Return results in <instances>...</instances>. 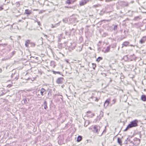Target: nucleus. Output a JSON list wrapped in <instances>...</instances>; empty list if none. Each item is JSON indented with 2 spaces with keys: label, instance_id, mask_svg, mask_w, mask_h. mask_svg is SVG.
<instances>
[{
  "label": "nucleus",
  "instance_id": "1",
  "mask_svg": "<svg viewBox=\"0 0 146 146\" xmlns=\"http://www.w3.org/2000/svg\"><path fill=\"white\" fill-rule=\"evenodd\" d=\"M138 121L137 120H135L131 121L128 125V128H131L137 126V123Z\"/></svg>",
  "mask_w": 146,
  "mask_h": 146
},
{
  "label": "nucleus",
  "instance_id": "32",
  "mask_svg": "<svg viewBox=\"0 0 146 146\" xmlns=\"http://www.w3.org/2000/svg\"><path fill=\"white\" fill-rule=\"evenodd\" d=\"M96 100L97 101H98V99L97 98H96Z\"/></svg>",
  "mask_w": 146,
  "mask_h": 146
},
{
  "label": "nucleus",
  "instance_id": "6",
  "mask_svg": "<svg viewBox=\"0 0 146 146\" xmlns=\"http://www.w3.org/2000/svg\"><path fill=\"white\" fill-rule=\"evenodd\" d=\"M110 46H108L106 48H104L102 50V51L104 53H107L110 50Z\"/></svg>",
  "mask_w": 146,
  "mask_h": 146
},
{
  "label": "nucleus",
  "instance_id": "10",
  "mask_svg": "<svg viewBox=\"0 0 146 146\" xmlns=\"http://www.w3.org/2000/svg\"><path fill=\"white\" fill-rule=\"evenodd\" d=\"M129 42L127 41H125L123 42L122 44V48H123L124 46H127L129 45Z\"/></svg>",
  "mask_w": 146,
  "mask_h": 146
},
{
  "label": "nucleus",
  "instance_id": "27",
  "mask_svg": "<svg viewBox=\"0 0 146 146\" xmlns=\"http://www.w3.org/2000/svg\"><path fill=\"white\" fill-rule=\"evenodd\" d=\"M3 9V8L1 7H0V11H1Z\"/></svg>",
  "mask_w": 146,
  "mask_h": 146
},
{
  "label": "nucleus",
  "instance_id": "31",
  "mask_svg": "<svg viewBox=\"0 0 146 146\" xmlns=\"http://www.w3.org/2000/svg\"><path fill=\"white\" fill-rule=\"evenodd\" d=\"M38 25H39L40 24V22H38Z\"/></svg>",
  "mask_w": 146,
  "mask_h": 146
},
{
  "label": "nucleus",
  "instance_id": "2",
  "mask_svg": "<svg viewBox=\"0 0 146 146\" xmlns=\"http://www.w3.org/2000/svg\"><path fill=\"white\" fill-rule=\"evenodd\" d=\"M100 126L97 125H94L93 127V131L95 133H98L100 131Z\"/></svg>",
  "mask_w": 146,
  "mask_h": 146
},
{
  "label": "nucleus",
  "instance_id": "18",
  "mask_svg": "<svg viewBox=\"0 0 146 146\" xmlns=\"http://www.w3.org/2000/svg\"><path fill=\"white\" fill-rule=\"evenodd\" d=\"M82 137L80 136H78L77 138V141L78 142H80L82 140Z\"/></svg>",
  "mask_w": 146,
  "mask_h": 146
},
{
  "label": "nucleus",
  "instance_id": "15",
  "mask_svg": "<svg viewBox=\"0 0 146 146\" xmlns=\"http://www.w3.org/2000/svg\"><path fill=\"white\" fill-rule=\"evenodd\" d=\"M117 142L120 145H121L122 144L120 138H118L117 139Z\"/></svg>",
  "mask_w": 146,
  "mask_h": 146
},
{
  "label": "nucleus",
  "instance_id": "35",
  "mask_svg": "<svg viewBox=\"0 0 146 146\" xmlns=\"http://www.w3.org/2000/svg\"><path fill=\"white\" fill-rule=\"evenodd\" d=\"M89 48L90 49H91V48L90 47H89Z\"/></svg>",
  "mask_w": 146,
  "mask_h": 146
},
{
  "label": "nucleus",
  "instance_id": "16",
  "mask_svg": "<svg viewBox=\"0 0 146 146\" xmlns=\"http://www.w3.org/2000/svg\"><path fill=\"white\" fill-rule=\"evenodd\" d=\"M44 109L45 110H46L47 108V103L46 101H45L44 103Z\"/></svg>",
  "mask_w": 146,
  "mask_h": 146
},
{
  "label": "nucleus",
  "instance_id": "9",
  "mask_svg": "<svg viewBox=\"0 0 146 146\" xmlns=\"http://www.w3.org/2000/svg\"><path fill=\"white\" fill-rule=\"evenodd\" d=\"M146 40V36L143 37L140 40V42L141 44H143L145 42Z\"/></svg>",
  "mask_w": 146,
  "mask_h": 146
},
{
  "label": "nucleus",
  "instance_id": "38",
  "mask_svg": "<svg viewBox=\"0 0 146 146\" xmlns=\"http://www.w3.org/2000/svg\"><path fill=\"white\" fill-rule=\"evenodd\" d=\"M89 129H91V128H90H90H89Z\"/></svg>",
  "mask_w": 146,
  "mask_h": 146
},
{
  "label": "nucleus",
  "instance_id": "12",
  "mask_svg": "<svg viewBox=\"0 0 146 146\" xmlns=\"http://www.w3.org/2000/svg\"><path fill=\"white\" fill-rule=\"evenodd\" d=\"M31 13V10H29L28 9H26L25 11V13L27 15H30Z\"/></svg>",
  "mask_w": 146,
  "mask_h": 146
},
{
  "label": "nucleus",
  "instance_id": "22",
  "mask_svg": "<svg viewBox=\"0 0 146 146\" xmlns=\"http://www.w3.org/2000/svg\"><path fill=\"white\" fill-rule=\"evenodd\" d=\"M52 72H53V74H60V72H56V71H52Z\"/></svg>",
  "mask_w": 146,
  "mask_h": 146
},
{
  "label": "nucleus",
  "instance_id": "37",
  "mask_svg": "<svg viewBox=\"0 0 146 146\" xmlns=\"http://www.w3.org/2000/svg\"><path fill=\"white\" fill-rule=\"evenodd\" d=\"M9 86H11V85L10 84V85H9Z\"/></svg>",
  "mask_w": 146,
  "mask_h": 146
},
{
  "label": "nucleus",
  "instance_id": "26",
  "mask_svg": "<svg viewBox=\"0 0 146 146\" xmlns=\"http://www.w3.org/2000/svg\"><path fill=\"white\" fill-rule=\"evenodd\" d=\"M117 28V25H116L115 26H114V30H115V29Z\"/></svg>",
  "mask_w": 146,
  "mask_h": 146
},
{
  "label": "nucleus",
  "instance_id": "41",
  "mask_svg": "<svg viewBox=\"0 0 146 146\" xmlns=\"http://www.w3.org/2000/svg\"><path fill=\"white\" fill-rule=\"evenodd\" d=\"M130 46H133L132 45H130Z\"/></svg>",
  "mask_w": 146,
  "mask_h": 146
},
{
  "label": "nucleus",
  "instance_id": "20",
  "mask_svg": "<svg viewBox=\"0 0 146 146\" xmlns=\"http://www.w3.org/2000/svg\"><path fill=\"white\" fill-rule=\"evenodd\" d=\"M15 4L17 7H19L20 6V3L19 2H16L15 3Z\"/></svg>",
  "mask_w": 146,
  "mask_h": 146
},
{
  "label": "nucleus",
  "instance_id": "3",
  "mask_svg": "<svg viewBox=\"0 0 146 146\" xmlns=\"http://www.w3.org/2000/svg\"><path fill=\"white\" fill-rule=\"evenodd\" d=\"M86 115L87 117H92L94 115V114L91 111H89L87 112Z\"/></svg>",
  "mask_w": 146,
  "mask_h": 146
},
{
  "label": "nucleus",
  "instance_id": "5",
  "mask_svg": "<svg viewBox=\"0 0 146 146\" xmlns=\"http://www.w3.org/2000/svg\"><path fill=\"white\" fill-rule=\"evenodd\" d=\"M89 0H82L80 2V6H82L87 3Z\"/></svg>",
  "mask_w": 146,
  "mask_h": 146
},
{
  "label": "nucleus",
  "instance_id": "14",
  "mask_svg": "<svg viewBox=\"0 0 146 146\" xmlns=\"http://www.w3.org/2000/svg\"><path fill=\"white\" fill-rule=\"evenodd\" d=\"M141 100L144 101H146V97L144 95H142L141 97Z\"/></svg>",
  "mask_w": 146,
  "mask_h": 146
},
{
  "label": "nucleus",
  "instance_id": "39",
  "mask_svg": "<svg viewBox=\"0 0 146 146\" xmlns=\"http://www.w3.org/2000/svg\"><path fill=\"white\" fill-rule=\"evenodd\" d=\"M53 27V26H52V28H53V27Z\"/></svg>",
  "mask_w": 146,
  "mask_h": 146
},
{
  "label": "nucleus",
  "instance_id": "42",
  "mask_svg": "<svg viewBox=\"0 0 146 146\" xmlns=\"http://www.w3.org/2000/svg\"><path fill=\"white\" fill-rule=\"evenodd\" d=\"M0 45H2V44H0Z\"/></svg>",
  "mask_w": 146,
  "mask_h": 146
},
{
  "label": "nucleus",
  "instance_id": "30",
  "mask_svg": "<svg viewBox=\"0 0 146 146\" xmlns=\"http://www.w3.org/2000/svg\"><path fill=\"white\" fill-rule=\"evenodd\" d=\"M14 74H12L11 75V77H12L13 76Z\"/></svg>",
  "mask_w": 146,
  "mask_h": 146
},
{
  "label": "nucleus",
  "instance_id": "33",
  "mask_svg": "<svg viewBox=\"0 0 146 146\" xmlns=\"http://www.w3.org/2000/svg\"><path fill=\"white\" fill-rule=\"evenodd\" d=\"M2 71V70L1 69H0V72H1Z\"/></svg>",
  "mask_w": 146,
  "mask_h": 146
},
{
  "label": "nucleus",
  "instance_id": "25",
  "mask_svg": "<svg viewBox=\"0 0 146 146\" xmlns=\"http://www.w3.org/2000/svg\"><path fill=\"white\" fill-rule=\"evenodd\" d=\"M135 140H138V141L139 140L138 142V144L140 143L139 140L137 138H135Z\"/></svg>",
  "mask_w": 146,
  "mask_h": 146
},
{
  "label": "nucleus",
  "instance_id": "8",
  "mask_svg": "<svg viewBox=\"0 0 146 146\" xmlns=\"http://www.w3.org/2000/svg\"><path fill=\"white\" fill-rule=\"evenodd\" d=\"M63 80V78H58L57 81L56 82L58 84H61L62 83Z\"/></svg>",
  "mask_w": 146,
  "mask_h": 146
},
{
  "label": "nucleus",
  "instance_id": "29",
  "mask_svg": "<svg viewBox=\"0 0 146 146\" xmlns=\"http://www.w3.org/2000/svg\"><path fill=\"white\" fill-rule=\"evenodd\" d=\"M94 7H97V5H94L93 6Z\"/></svg>",
  "mask_w": 146,
  "mask_h": 146
},
{
  "label": "nucleus",
  "instance_id": "7",
  "mask_svg": "<svg viewBox=\"0 0 146 146\" xmlns=\"http://www.w3.org/2000/svg\"><path fill=\"white\" fill-rule=\"evenodd\" d=\"M40 92L42 96H43L46 94V90L43 88H42L40 90Z\"/></svg>",
  "mask_w": 146,
  "mask_h": 146
},
{
  "label": "nucleus",
  "instance_id": "11",
  "mask_svg": "<svg viewBox=\"0 0 146 146\" xmlns=\"http://www.w3.org/2000/svg\"><path fill=\"white\" fill-rule=\"evenodd\" d=\"M76 0H74L73 1H72V0H67L66 1V3L69 4H70L72 3H73L74 1Z\"/></svg>",
  "mask_w": 146,
  "mask_h": 146
},
{
  "label": "nucleus",
  "instance_id": "23",
  "mask_svg": "<svg viewBox=\"0 0 146 146\" xmlns=\"http://www.w3.org/2000/svg\"><path fill=\"white\" fill-rule=\"evenodd\" d=\"M92 67L93 68L94 70L95 69V68L96 67V64L94 63L92 64Z\"/></svg>",
  "mask_w": 146,
  "mask_h": 146
},
{
  "label": "nucleus",
  "instance_id": "36",
  "mask_svg": "<svg viewBox=\"0 0 146 146\" xmlns=\"http://www.w3.org/2000/svg\"><path fill=\"white\" fill-rule=\"evenodd\" d=\"M51 63H54V62H51Z\"/></svg>",
  "mask_w": 146,
  "mask_h": 146
},
{
  "label": "nucleus",
  "instance_id": "17",
  "mask_svg": "<svg viewBox=\"0 0 146 146\" xmlns=\"http://www.w3.org/2000/svg\"><path fill=\"white\" fill-rule=\"evenodd\" d=\"M30 42L29 40H27L26 41L25 45L26 47H28V44Z\"/></svg>",
  "mask_w": 146,
  "mask_h": 146
},
{
  "label": "nucleus",
  "instance_id": "34",
  "mask_svg": "<svg viewBox=\"0 0 146 146\" xmlns=\"http://www.w3.org/2000/svg\"><path fill=\"white\" fill-rule=\"evenodd\" d=\"M94 98L93 96H92V97H91V98H92H92Z\"/></svg>",
  "mask_w": 146,
  "mask_h": 146
},
{
  "label": "nucleus",
  "instance_id": "19",
  "mask_svg": "<svg viewBox=\"0 0 146 146\" xmlns=\"http://www.w3.org/2000/svg\"><path fill=\"white\" fill-rule=\"evenodd\" d=\"M116 102V100L115 99H113L112 101H111V104L110 105L111 106L112 105L114 104Z\"/></svg>",
  "mask_w": 146,
  "mask_h": 146
},
{
  "label": "nucleus",
  "instance_id": "13",
  "mask_svg": "<svg viewBox=\"0 0 146 146\" xmlns=\"http://www.w3.org/2000/svg\"><path fill=\"white\" fill-rule=\"evenodd\" d=\"M89 124V121L88 120H86L85 122L84 126L86 127Z\"/></svg>",
  "mask_w": 146,
  "mask_h": 146
},
{
  "label": "nucleus",
  "instance_id": "4",
  "mask_svg": "<svg viewBox=\"0 0 146 146\" xmlns=\"http://www.w3.org/2000/svg\"><path fill=\"white\" fill-rule=\"evenodd\" d=\"M110 100L109 99H108L106 100L104 104V108H106L110 104Z\"/></svg>",
  "mask_w": 146,
  "mask_h": 146
},
{
  "label": "nucleus",
  "instance_id": "24",
  "mask_svg": "<svg viewBox=\"0 0 146 146\" xmlns=\"http://www.w3.org/2000/svg\"><path fill=\"white\" fill-rule=\"evenodd\" d=\"M23 100L24 103L25 104H27V103L28 102H27V101L26 99H24Z\"/></svg>",
  "mask_w": 146,
  "mask_h": 146
},
{
  "label": "nucleus",
  "instance_id": "40",
  "mask_svg": "<svg viewBox=\"0 0 146 146\" xmlns=\"http://www.w3.org/2000/svg\"><path fill=\"white\" fill-rule=\"evenodd\" d=\"M66 61V62H67V63H68V61Z\"/></svg>",
  "mask_w": 146,
  "mask_h": 146
},
{
  "label": "nucleus",
  "instance_id": "21",
  "mask_svg": "<svg viewBox=\"0 0 146 146\" xmlns=\"http://www.w3.org/2000/svg\"><path fill=\"white\" fill-rule=\"evenodd\" d=\"M102 59V58L101 57H99L98 58L96 59V60L98 62H99L100 60Z\"/></svg>",
  "mask_w": 146,
  "mask_h": 146
},
{
  "label": "nucleus",
  "instance_id": "28",
  "mask_svg": "<svg viewBox=\"0 0 146 146\" xmlns=\"http://www.w3.org/2000/svg\"><path fill=\"white\" fill-rule=\"evenodd\" d=\"M129 128H128V126H127V127L125 129V131H126Z\"/></svg>",
  "mask_w": 146,
  "mask_h": 146
}]
</instances>
